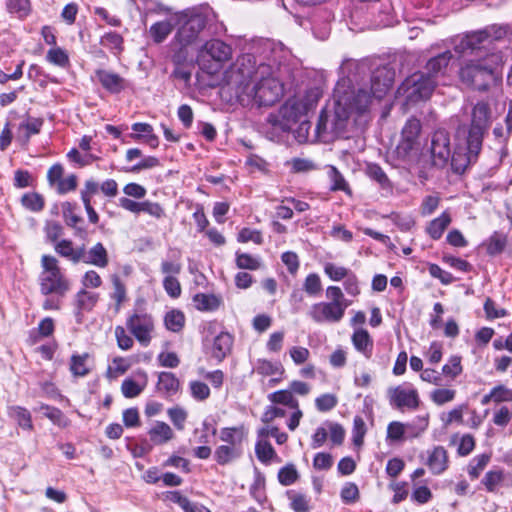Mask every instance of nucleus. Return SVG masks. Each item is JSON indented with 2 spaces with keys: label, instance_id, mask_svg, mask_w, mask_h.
<instances>
[{
  "label": "nucleus",
  "instance_id": "1",
  "mask_svg": "<svg viewBox=\"0 0 512 512\" xmlns=\"http://www.w3.org/2000/svg\"><path fill=\"white\" fill-rule=\"evenodd\" d=\"M460 56H471V59L464 61L458 71V77L462 84L477 90L487 91L494 79L493 63L497 60L490 57L487 52L467 50L456 52Z\"/></svg>",
  "mask_w": 512,
  "mask_h": 512
},
{
  "label": "nucleus",
  "instance_id": "2",
  "mask_svg": "<svg viewBox=\"0 0 512 512\" xmlns=\"http://www.w3.org/2000/svg\"><path fill=\"white\" fill-rule=\"evenodd\" d=\"M508 38L512 42V23L511 24H493L482 30L474 31L460 38L454 45L455 52H466L467 50L477 52H487L490 57L499 59V55L494 52L492 41H500Z\"/></svg>",
  "mask_w": 512,
  "mask_h": 512
},
{
  "label": "nucleus",
  "instance_id": "3",
  "mask_svg": "<svg viewBox=\"0 0 512 512\" xmlns=\"http://www.w3.org/2000/svg\"><path fill=\"white\" fill-rule=\"evenodd\" d=\"M271 74V67L267 64H259L252 54H242L231 64L225 72V78L229 83L243 86V90L249 88L250 80H257L259 75Z\"/></svg>",
  "mask_w": 512,
  "mask_h": 512
},
{
  "label": "nucleus",
  "instance_id": "4",
  "mask_svg": "<svg viewBox=\"0 0 512 512\" xmlns=\"http://www.w3.org/2000/svg\"><path fill=\"white\" fill-rule=\"evenodd\" d=\"M308 104L302 100H288L281 106L278 113L269 114L267 122L275 129L289 132L292 127L299 123L300 130L309 124L307 120Z\"/></svg>",
  "mask_w": 512,
  "mask_h": 512
},
{
  "label": "nucleus",
  "instance_id": "5",
  "mask_svg": "<svg viewBox=\"0 0 512 512\" xmlns=\"http://www.w3.org/2000/svg\"><path fill=\"white\" fill-rule=\"evenodd\" d=\"M42 272L39 275L40 291L43 295L64 296L70 289V282L61 272L58 260L51 255L41 257Z\"/></svg>",
  "mask_w": 512,
  "mask_h": 512
},
{
  "label": "nucleus",
  "instance_id": "6",
  "mask_svg": "<svg viewBox=\"0 0 512 512\" xmlns=\"http://www.w3.org/2000/svg\"><path fill=\"white\" fill-rule=\"evenodd\" d=\"M257 82L243 93L251 98L258 106H272L283 95V85L270 74L259 75Z\"/></svg>",
  "mask_w": 512,
  "mask_h": 512
},
{
  "label": "nucleus",
  "instance_id": "7",
  "mask_svg": "<svg viewBox=\"0 0 512 512\" xmlns=\"http://www.w3.org/2000/svg\"><path fill=\"white\" fill-rule=\"evenodd\" d=\"M438 85L428 78L422 70L408 76L400 85L398 92L405 95L410 103L429 99Z\"/></svg>",
  "mask_w": 512,
  "mask_h": 512
},
{
  "label": "nucleus",
  "instance_id": "8",
  "mask_svg": "<svg viewBox=\"0 0 512 512\" xmlns=\"http://www.w3.org/2000/svg\"><path fill=\"white\" fill-rule=\"evenodd\" d=\"M181 23L174 37V41L181 45L193 43L200 32L205 28L207 17L196 11H185L179 17Z\"/></svg>",
  "mask_w": 512,
  "mask_h": 512
},
{
  "label": "nucleus",
  "instance_id": "9",
  "mask_svg": "<svg viewBox=\"0 0 512 512\" xmlns=\"http://www.w3.org/2000/svg\"><path fill=\"white\" fill-rule=\"evenodd\" d=\"M126 327L136 340L147 347L152 339L154 321L151 315L142 310H135L126 320Z\"/></svg>",
  "mask_w": 512,
  "mask_h": 512
},
{
  "label": "nucleus",
  "instance_id": "10",
  "mask_svg": "<svg viewBox=\"0 0 512 512\" xmlns=\"http://www.w3.org/2000/svg\"><path fill=\"white\" fill-rule=\"evenodd\" d=\"M453 59L454 54L452 51H443L430 57L423 66L422 71L428 78L435 81L437 85L443 84L450 75L452 69L451 61Z\"/></svg>",
  "mask_w": 512,
  "mask_h": 512
},
{
  "label": "nucleus",
  "instance_id": "11",
  "mask_svg": "<svg viewBox=\"0 0 512 512\" xmlns=\"http://www.w3.org/2000/svg\"><path fill=\"white\" fill-rule=\"evenodd\" d=\"M389 404L400 411L415 410L420 405L418 391L411 385H398L390 387L387 391Z\"/></svg>",
  "mask_w": 512,
  "mask_h": 512
},
{
  "label": "nucleus",
  "instance_id": "12",
  "mask_svg": "<svg viewBox=\"0 0 512 512\" xmlns=\"http://www.w3.org/2000/svg\"><path fill=\"white\" fill-rule=\"evenodd\" d=\"M490 125V108L485 102H478L472 109L471 125L467 138L476 143H483L484 135Z\"/></svg>",
  "mask_w": 512,
  "mask_h": 512
},
{
  "label": "nucleus",
  "instance_id": "13",
  "mask_svg": "<svg viewBox=\"0 0 512 512\" xmlns=\"http://www.w3.org/2000/svg\"><path fill=\"white\" fill-rule=\"evenodd\" d=\"M430 153L433 166L444 168L451 157L450 135L445 129L436 130L431 139Z\"/></svg>",
  "mask_w": 512,
  "mask_h": 512
},
{
  "label": "nucleus",
  "instance_id": "14",
  "mask_svg": "<svg viewBox=\"0 0 512 512\" xmlns=\"http://www.w3.org/2000/svg\"><path fill=\"white\" fill-rule=\"evenodd\" d=\"M481 149V143L476 147V143H472V141L467 138L465 151L463 149H457L454 153H451L449 161L451 162L453 171L457 174H463L470 165L477 162Z\"/></svg>",
  "mask_w": 512,
  "mask_h": 512
},
{
  "label": "nucleus",
  "instance_id": "15",
  "mask_svg": "<svg viewBox=\"0 0 512 512\" xmlns=\"http://www.w3.org/2000/svg\"><path fill=\"white\" fill-rule=\"evenodd\" d=\"M345 310L343 304L320 302L311 307L309 315L317 323H337L342 320Z\"/></svg>",
  "mask_w": 512,
  "mask_h": 512
},
{
  "label": "nucleus",
  "instance_id": "16",
  "mask_svg": "<svg viewBox=\"0 0 512 512\" xmlns=\"http://www.w3.org/2000/svg\"><path fill=\"white\" fill-rule=\"evenodd\" d=\"M420 132V121L414 117L408 119L401 132V141L397 146L399 155L407 156L418 146Z\"/></svg>",
  "mask_w": 512,
  "mask_h": 512
},
{
  "label": "nucleus",
  "instance_id": "17",
  "mask_svg": "<svg viewBox=\"0 0 512 512\" xmlns=\"http://www.w3.org/2000/svg\"><path fill=\"white\" fill-rule=\"evenodd\" d=\"M395 77L394 69L388 66L377 67L371 75V92L374 98L380 100L392 87Z\"/></svg>",
  "mask_w": 512,
  "mask_h": 512
},
{
  "label": "nucleus",
  "instance_id": "18",
  "mask_svg": "<svg viewBox=\"0 0 512 512\" xmlns=\"http://www.w3.org/2000/svg\"><path fill=\"white\" fill-rule=\"evenodd\" d=\"M372 98H374V96L371 90L368 91L365 88H359L356 92H353L349 97H340L337 100V102L339 104L343 103L350 110H354L357 113L361 114L368 109L372 101Z\"/></svg>",
  "mask_w": 512,
  "mask_h": 512
},
{
  "label": "nucleus",
  "instance_id": "19",
  "mask_svg": "<svg viewBox=\"0 0 512 512\" xmlns=\"http://www.w3.org/2000/svg\"><path fill=\"white\" fill-rule=\"evenodd\" d=\"M80 262L93 265L98 268H105L109 264L108 251L101 242H97L89 250H86L83 245Z\"/></svg>",
  "mask_w": 512,
  "mask_h": 512
},
{
  "label": "nucleus",
  "instance_id": "20",
  "mask_svg": "<svg viewBox=\"0 0 512 512\" xmlns=\"http://www.w3.org/2000/svg\"><path fill=\"white\" fill-rule=\"evenodd\" d=\"M202 52L220 65L232 58V47L220 39L207 41L203 46Z\"/></svg>",
  "mask_w": 512,
  "mask_h": 512
},
{
  "label": "nucleus",
  "instance_id": "21",
  "mask_svg": "<svg viewBox=\"0 0 512 512\" xmlns=\"http://www.w3.org/2000/svg\"><path fill=\"white\" fill-rule=\"evenodd\" d=\"M233 336L228 332H221L214 337L210 354L217 360L222 362L231 352L233 346Z\"/></svg>",
  "mask_w": 512,
  "mask_h": 512
},
{
  "label": "nucleus",
  "instance_id": "22",
  "mask_svg": "<svg viewBox=\"0 0 512 512\" xmlns=\"http://www.w3.org/2000/svg\"><path fill=\"white\" fill-rule=\"evenodd\" d=\"M95 75L102 87L112 94L120 93L125 89V79L117 73L98 69Z\"/></svg>",
  "mask_w": 512,
  "mask_h": 512
},
{
  "label": "nucleus",
  "instance_id": "23",
  "mask_svg": "<svg viewBox=\"0 0 512 512\" xmlns=\"http://www.w3.org/2000/svg\"><path fill=\"white\" fill-rule=\"evenodd\" d=\"M77 205L71 202H65L62 205V213L67 226L72 227L75 230V235L82 239H86L88 233L87 230L79 226L84 220L82 217L76 214Z\"/></svg>",
  "mask_w": 512,
  "mask_h": 512
},
{
  "label": "nucleus",
  "instance_id": "24",
  "mask_svg": "<svg viewBox=\"0 0 512 512\" xmlns=\"http://www.w3.org/2000/svg\"><path fill=\"white\" fill-rule=\"evenodd\" d=\"M426 465L434 475L443 473L448 467V455L443 446H436L429 454Z\"/></svg>",
  "mask_w": 512,
  "mask_h": 512
},
{
  "label": "nucleus",
  "instance_id": "25",
  "mask_svg": "<svg viewBox=\"0 0 512 512\" xmlns=\"http://www.w3.org/2000/svg\"><path fill=\"white\" fill-rule=\"evenodd\" d=\"M180 387L179 379L172 372H160L156 389L166 397L175 395Z\"/></svg>",
  "mask_w": 512,
  "mask_h": 512
},
{
  "label": "nucleus",
  "instance_id": "26",
  "mask_svg": "<svg viewBox=\"0 0 512 512\" xmlns=\"http://www.w3.org/2000/svg\"><path fill=\"white\" fill-rule=\"evenodd\" d=\"M352 343L355 349L363 354L365 358L370 359L372 357L373 340L367 330H355L352 335Z\"/></svg>",
  "mask_w": 512,
  "mask_h": 512
},
{
  "label": "nucleus",
  "instance_id": "27",
  "mask_svg": "<svg viewBox=\"0 0 512 512\" xmlns=\"http://www.w3.org/2000/svg\"><path fill=\"white\" fill-rule=\"evenodd\" d=\"M150 441L154 445H162L174 438V432L171 427L162 421H157L148 431Z\"/></svg>",
  "mask_w": 512,
  "mask_h": 512
},
{
  "label": "nucleus",
  "instance_id": "28",
  "mask_svg": "<svg viewBox=\"0 0 512 512\" xmlns=\"http://www.w3.org/2000/svg\"><path fill=\"white\" fill-rule=\"evenodd\" d=\"M138 375L142 378L141 383H138L131 378H126L123 380L121 384V391L124 397L135 398L145 389L148 382L147 373L145 371H139Z\"/></svg>",
  "mask_w": 512,
  "mask_h": 512
},
{
  "label": "nucleus",
  "instance_id": "29",
  "mask_svg": "<svg viewBox=\"0 0 512 512\" xmlns=\"http://www.w3.org/2000/svg\"><path fill=\"white\" fill-rule=\"evenodd\" d=\"M450 223V214L448 212H443L439 217L433 219L429 223L427 227V233L432 239L438 240L442 237L443 232L447 229Z\"/></svg>",
  "mask_w": 512,
  "mask_h": 512
},
{
  "label": "nucleus",
  "instance_id": "30",
  "mask_svg": "<svg viewBox=\"0 0 512 512\" xmlns=\"http://www.w3.org/2000/svg\"><path fill=\"white\" fill-rule=\"evenodd\" d=\"M99 300V294L81 289L76 294L77 315L82 311H92Z\"/></svg>",
  "mask_w": 512,
  "mask_h": 512
},
{
  "label": "nucleus",
  "instance_id": "31",
  "mask_svg": "<svg viewBox=\"0 0 512 512\" xmlns=\"http://www.w3.org/2000/svg\"><path fill=\"white\" fill-rule=\"evenodd\" d=\"M195 307L199 311H215L221 304L220 298L214 294L198 293L193 297Z\"/></svg>",
  "mask_w": 512,
  "mask_h": 512
},
{
  "label": "nucleus",
  "instance_id": "32",
  "mask_svg": "<svg viewBox=\"0 0 512 512\" xmlns=\"http://www.w3.org/2000/svg\"><path fill=\"white\" fill-rule=\"evenodd\" d=\"M244 428L241 427H225L220 431L221 441L227 443V446L241 447L244 439Z\"/></svg>",
  "mask_w": 512,
  "mask_h": 512
},
{
  "label": "nucleus",
  "instance_id": "33",
  "mask_svg": "<svg viewBox=\"0 0 512 512\" xmlns=\"http://www.w3.org/2000/svg\"><path fill=\"white\" fill-rule=\"evenodd\" d=\"M241 454V447L221 445L216 448L214 452V458L219 465H226L232 460L240 457Z\"/></svg>",
  "mask_w": 512,
  "mask_h": 512
},
{
  "label": "nucleus",
  "instance_id": "34",
  "mask_svg": "<svg viewBox=\"0 0 512 512\" xmlns=\"http://www.w3.org/2000/svg\"><path fill=\"white\" fill-rule=\"evenodd\" d=\"M55 250L58 254L70 259L73 263L81 261L82 247L74 249L71 240L63 239L59 241L55 246Z\"/></svg>",
  "mask_w": 512,
  "mask_h": 512
},
{
  "label": "nucleus",
  "instance_id": "35",
  "mask_svg": "<svg viewBox=\"0 0 512 512\" xmlns=\"http://www.w3.org/2000/svg\"><path fill=\"white\" fill-rule=\"evenodd\" d=\"M172 30L173 25L170 21H158L150 27L149 34L154 43L160 44L170 35Z\"/></svg>",
  "mask_w": 512,
  "mask_h": 512
},
{
  "label": "nucleus",
  "instance_id": "36",
  "mask_svg": "<svg viewBox=\"0 0 512 512\" xmlns=\"http://www.w3.org/2000/svg\"><path fill=\"white\" fill-rule=\"evenodd\" d=\"M268 400L277 405H284L289 408H298V400L293 396L292 391L288 390H278L273 393H270L267 396Z\"/></svg>",
  "mask_w": 512,
  "mask_h": 512
},
{
  "label": "nucleus",
  "instance_id": "37",
  "mask_svg": "<svg viewBox=\"0 0 512 512\" xmlns=\"http://www.w3.org/2000/svg\"><path fill=\"white\" fill-rule=\"evenodd\" d=\"M54 320L51 317L42 319L38 325L37 331H31L29 335V341L31 344H35L39 341L40 337H49L54 333Z\"/></svg>",
  "mask_w": 512,
  "mask_h": 512
},
{
  "label": "nucleus",
  "instance_id": "38",
  "mask_svg": "<svg viewBox=\"0 0 512 512\" xmlns=\"http://www.w3.org/2000/svg\"><path fill=\"white\" fill-rule=\"evenodd\" d=\"M328 176L331 182L330 190L331 191H343L347 195H352V191L345 180L344 176L340 173V171L334 167L331 166L328 172Z\"/></svg>",
  "mask_w": 512,
  "mask_h": 512
},
{
  "label": "nucleus",
  "instance_id": "39",
  "mask_svg": "<svg viewBox=\"0 0 512 512\" xmlns=\"http://www.w3.org/2000/svg\"><path fill=\"white\" fill-rule=\"evenodd\" d=\"M40 410L43 411L44 416L51 420L53 424L61 428H65L70 424V420L59 408L49 405H42Z\"/></svg>",
  "mask_w": 512,
  "mask_h": 512
},
{
  "label": "nucleus",
  "instance_id": "40",
  "mask_svg": "<svg viewBox=\"0 0 512 512\" xmlns=\"http://www.w3.org/2000/svg\"><path fill=\"white\" fill-rule=\"evenodd\" d=\"M123 42V37L113 31L105 33L100 39V44L108 48L114 54H119L123 51Z\"/></svg>",
  "mask_w": 512,
  "mask_h": 512
},
{
  "label": "nucleus",
  "instance_id": "41",
  "mask_svg": "<svg viewBox=\"0 0 512 512\" xmlns=\"http://www.w3.org/2000/svg\"><path fill=\"white\" fill-rule=\"evenodd\" d=\"M366 174L368 175L369 178L376 181L381 186V188H383V189H391L392 188L389 178L387 177L384 170L378 164H375V163L368 164L366 167Z\"/></svg>",
  "mask_w": 512,
  "mask_h": 512
},
{
  "label": "nucleus",
  "instance_id": "42",
  "mask_svg": "<svg viewBox=\"0 0 512 512\" xmlns=\"http://www.w3.org/2000/svg\"><path fill=\"white\" fill-rule=\"evenodd\" d=\"M338 107L335 109L333 119L331 120V131L339 134L345 131L347 120L349 118L348 112L344 107H341L342 103H338Z\"/></svg>",
  "mask_w": 512,
  "mask_h": 512
},
{
  "label": "nucleus",
  "instance_id": "43",
  "mask_svg": "<svg viewBox=\"0 0 512 512\" xmlns=\"http://www.w3.org/2000/svg\"><path fill=\"white\" fill-rule=\"evenodd\" d=\"M164 323L168 330L179 332L184 327L185 316L180 310H171L166 313Z\"/></svg>",
  "mask_w": 512,
  "mask_h": 512
},
{
  "label": "nucleus",
  "instance_id": "44",
  "mask_svg": "<svg viewBox=\"0 0 512 512\" xmlns=\"http://www.w3.org/2000/svg\"><path fill=\"white\" fill-rule=\"evenodd\" d=\"M6 8L9 13L16 14L19 19L26 18L31 12L29 0H6Z\"/></svg>",
  "mask_w": 512,
  "mask_h": 512
},
{
  "label": "nucleus",
  "instance_id": "45",
  "mask_svg": "<svg viewBox=\"0 0 512 512\" xmlns=\"http://www.w3.org/2000/svg\"><path fill=\"white\" fill-rule=\"evenodd\" d=\"M10 416L25 430H32V418L30 412L23 407L15 406L10 409Z\"/></svg>",
  "mask_w": 512,
  "mask_h": 512
},
{
  "label": "nucleus",
  "instance_id": "46",
  "mask_svg": "<svg viewBox=\"0 0 512 512\" xmlns=\"http://www.w3.org/2000/svg\"><path fill=\"white\" fill-rule=\"evenodd\" d=\"M507 238L499 232H494L487 242V253L491 256L501 254L506 246Z\"/></svg>",
  "mask_w": 512,
  "mask_h": 512
},
{
  "label": "nucleus",
  "instance_id": "47",
  "mask_svg": "<svg viewBox=\"0 0 512 512\" xmlns=\"http://www.w3.org/2000/svg\"><path fill=\"white\" fill-rule=\"evenodd\" d=\"M22 205L33 212H39L44 208L45 201L42 195L36 192L26 193L21 198Z\"/></svg>",
  "mask_w": 512,
  "mask_h": 512
},
{
  "label": "nucleus",
  "instance_id": "48",
  "mask_svg": "<svg viewBox=\"0 0 512 512\" xmlns=\"http://www.w3.org/2000/svg\"><path fill=\"white\" fill-rule=\"evenodd\" d=\"M255 453L258 460L265 464L269 463L276 456L271 443L266 440H260L256 443Z\"/></svg>",
  "mask_w": 512,
  "mask_h": 512
},
{
  "label": "nucleus",
  "instance_id": "49",
  "mask_svg": "<svg viewBox=\"0 0 512 512\" xmlns=\"http://www.w3.org/2000/svg\"><path fill=\"white\" fill-rule=\"evenodd\" d=\"M255 371L262 376H270L276 373H283L284 369L279 362H271L266 359H259Z\"/></svg>",
  "mask_w": 512,
  "mask_h": 512
},
{
  "label": "nucleus",
  "instance_id": "50",
  "mask_svg": "<svg viewBox=\"0 0 512 512\" xmlns=\"http://www.w3.org/2000/svg\"><path fill=\"white\" fill-rule=\"evenodd\" d=\"M367 432L366 424L361 416H355L353 420L352 441L356 447H361Z\"/></svg>",
  "mask_w": 512,
  "mask_h": 512
},
{
  "label": "nucleus",
  "instance_id": "51",
  "mask_svg": "<svg viewBox=\"0 0 512 512\" xmlns=\"http://www.w3.org/2000/svg\"><path fill=\"white\" fill-rule=\"evenodd\" d=\"M236 266L239 269L246 270H257L261 266V262L259 259L253 257L248 253H240L236 252Z\"/></svg>",
  "mask_w": 512,
  "mask_h": 512
},
{
  "label": "nucleus",
  "instance_id": "52",
  "mask_svg": "<svg viewBox=\"0 0 512 512\" xmlns=\"http://www.w3.org/2000/svg\"><path fill=\"white\" fill-rule=\"evenodd\" d=\"M298 478V471L293 464H287L278 472V480L283 486L292 485L298 480Z\"/></svg>",
  "mask_w": 512,
  "mask_h": 512
},
{
  "label": "nucleus",
  "instance_id": "53",
  "mask_svg": "<svg viewBox=\"0 0 512 512\" xmlns=\"http://www.w3.org/2000/svg\"><path fill=\"white\" fill-rule=\"evenodd\" d=\"M46 59L49 63L59 67H66L69 64L68 54L60 47L48 50Z\"/></svg>",
  "mask_w": 512,
  "mask_h": 512
},
{
  "label": "nucleus",
  "instance_id": "54",
  "mask_svg": "<svg viewBox=\"0 0 512 512\" xmlns=\"http://www.w3.org/2000/svg\"><path fill=\"white\" fill-rule=\"evenodd\" d=\"M43 123L44 120L42 118L28 117L26 122L19 125V130H25V140L28 141L32 135L40 133Z\"/></svg>",
  "mask_w": 512,
  "mask_h": 512
},
{
  "label": "nucleus",
  "instance_id": "55",
  "mask_svg": "<svg viewBox=\"0 0 512 512\" xmlns=\"http://www.w3.org/2000/svg\"><path fill=\"white\" fill-rule=\"evenodd\" d=\"M338 404V398L335 394L325 393L315 399V406L320 412H328L334 409Z\"/></svg>",
  "mask_w": 512,
  "mask_h": 512
},
{
  "label": "nucleus",
  "instance_id": "56",
  "mask_svg": "<svg viewBox=\"0 0 512 512\" xmlns=\"http://www.w3.org/2000/svg\"><path fill=\"white\" fill-rule=\"evenodd\" d=\"M176 46L177 47L173 48V53L171 55V62L173 65H191L193 61L188 58V45H181L177 43Z\"/></svg>",
  "mask_w": 512,
  "mask_h": 512
},
{
  "label": "nucleus",
  "instance_id": "57",
  "mask_svg": "<svg viewBox=\"0 0 512 512\" xmlns=\"http://www.w3.org/2000/svg\"><path fill=\"white\" fill-rule=\"evenodd\" d=\"M490 460V456L486 454H481L476 456L472 463L469 466L468 474L472 479H477L481 473V471L486 467Z\"/></svg>",
  "mask_w": 512,
  "mask_h": 512
},
{
  "label": "nucleus",
  "instance_id": "58",
  "mask_svg": "<svg viewBox=\"0 0 512 512\" xmlns=\"http://www.w3.org/2000/svg\"><path fill=\"white\" fill-rule=\"evenodd\" d=\"M340 72L345 75L347 74V80L349 83H353L357 81L356 75H352V71H355V73H358L365 69V64H361L359 62L353 61V60H346L342 63L340 66Z\"/></svg>",
  "mask_w": 512,
  "mask_h": 512
},
{
  "label": "nucleus",
  "instance_id": "59",
  "mask_svg": "<svg viewBox=\"0 0 512 512\" xmlns=\"http://www.w3.org/2000/svg\"><path fill=\"white\" fill-rule=\"evenodd\" d=\"M304 291L310 296L318 295L322 290L321 280L318 274H309L303 284Z\"/></svg>",
  "mask_w": 512,
  "mask_h": 512
},
{
  "label": "nucleus",
  "instance_id": "60",
  "mask_svg": "<svg viewBox=\"0 0 512 512\" xmlns=\"http://www.w3.org/2000/svg\"><path fill=\"white\" fill-rule=\"evenodd\" d=\"M442 373L451 379L460 375L462 373L461 357L452 356L448 363L442 367Z\"/></svg>",
  "mask_w": 512,
  "mask_h": 512
},
{
  "label": "nucleus",
  "instance_id": "61",
  "mask_svg": "<svg viewBox=\"0 0 512 512\" xmlns=\"http://www.w3.org/2000/svg\"><path fill=\"white\" fill-rule=\"evenodd\" d=\"M456 391L447 388H439L432 391L430 398L436 405H443L455 398Z\"/></svg>",
  "mask_w": 512,
  "mask_h": 512
},
{
  "label": "nucleus",
  "instance_id": "62",
  "mask_svg": "<svg viewBox=\"0 0 512 512\" xmlns=\"http://www.w3.org/2000/svg\"><path fill=\"white\" fill-rule=\"evenodd\" d=\"M237 240L240 243H247L249 241H252L258 245H261L263 243V237L259 230L250 229L246 227L240 230V232L238 233Z\"/></svg>",
  "mask_w": 512,
  "mask_h": 512
},
{
  "label": "nucleus",
  "instance_id": "63",
  "mask_svg": "<svg viewBox=\"0 0 512 512\" xmlns=\"http://www.w3.org/2000/svg\"><path fill=\"white\" fill-rule=\"evenodd\" d=\"M502 480V470L488 471L482 479V483L489 492H494Z\"/></svg>",
  "mask_w": 512,
  "mask_h": 512
},
{
  "label": "nucleus",
  "instance_id": "64",
  "mask_svg": "<svg viewBox=\"0 0 512 512\" xmlns=\"http://www.w3.org/2000/svg\"><path fill=\"white\" fill-rule=\"evenodd\" d=\"M288 497L291 500V508L295 512H307L309 510V502L304 494L288 492Z\"/></svg>",
  "mask_w": 512,
  "mask_h": 512
}]
</instances>
